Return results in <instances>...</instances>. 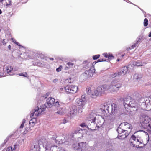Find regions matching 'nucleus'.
<instances>
[{
  "label": "nucleus",
  "instance_id": "1",
  "mask_svg": "<svg viewBox=\"0 0 151 151\" xmlns=\"http://www.w3.org/2000/svg\"><path fill=\"white\" fill-rule=\"evenodd\" d=\"M55 99L52 97L47 98L46 101V103L40 107H35L34 109L31 111L30 116L32 117L34 115L35 116H38L45 111L46 108H51L54 105Z\"/></svg>",
  "mask_w": 151,
  "mask_h": 151
},
{
  "label": "nucleus",
  "instance_id": "2",
  "mask_svg": "<svg viewBox=\"0 0 151 151\" xmlns=\"http://www.w3.org/2000/svg\"><path fill=\"white\" fill-rule=\"evenodd\" d=\"M122 85L120 83L117 82L115 80H113L109 85L104 84L98 86V90L101 94L109 89L113 92H116L119 90Z\"/></svg>",
  "mask_w": 151,
  "mask_h": 151
},
{
  "label": "nucleus",
  "instance_id": "3",
  "mask_svg": "<svg viewBox=\"0 0 151 151\" xmlns=\"http://www.w3.org/2000/svg\"><path fill=\"white\" fill-rule=\"evenodd\" d=\"M121 126L122 127V125H121V124L118 128L117 131L118 133V138L119 139H122L126 138L128 135L130 130L129 132H128L127 130L124 129V128L122 129Z\"/></svg>",
  "mask_w": 151,
  "mask_h": 151
},
{
  "label": "nucleus",
  "instance_id": "4",
  "mask_svg": "<svg viewBox=\"0 0 151 151\" xmlns=\"http://www.w3.org/2000/svg\"><path fill=\"white\" fill-rule=\"evenodd\" d=\"M110 106L111 105L110 104L107 103L104 104L101 106L100 110L104 116H107L110 114Z\"/></svg>",
  "mask_w": 151,
  "mask_h": 151
},
{
  "label": "nucleus",
  "instance_id": "5",
  "mask_svg": "<svg viewBox=\"0 0 151 151\" xmlns=\"http://www.w3.org/2000/svg\"><path fill=\"white\" fill-rule=\"evenodd\" d=\"M86 142H81L78 143L74 144L72 146L74 150L78 151H84L86 148Z\"/></svg>",
  "mask_w": 151,
  "mask_h": 151
},
{
  "label": "nucleus",
  "instance_id": "6",
  "mask_svg": "<svg viewBox=\"0 0 151 151\" xmlns=\"http://www.w3.org/2000/svg\"><path fill=\"white\" fill-rule=\"evenodd\" d=\"M86 95H82L81 98H78L76 100V104L78 106H80L81 109H83L85 104L86 102L85 98Z\"/></svg>",
  "mask_w": 151,
  "mask_h": 151
},
{
  "label": "nucleus",
  "instance_id": "7",
  "mask_svg": "<svg viewBox=\"0 0 151 151\" xmlns=\"http://www.w3.org/2000/svg\"><path fill=\"white\" fill-rule=\"evenodd\" d=\"M66 89L67 90V94H73L77 92L78 88L77 86L68 85L66 86Z\"/></svg>",
  "mask_w": 151,
  "mask_h": 151
},
{
  "label": "nucleus",
  "instance_id": "8",
  "mask_svg": "<svg viewBox=\"0 0 151 151\" xmlns=\"http://www.w3.org/2000/svg\"><path fill=\"white\" fill-rule=\"evenodd\" d=\"M95 70L94 67L92 66L89 70H86L83 74L87 78H91L95 73Z\"/></svg>",
  "mask_w": 151,
  "mask_h": 151
},
{
  "label": "nucleus",
  "instance_id": "9",
  "mask_svg": "<svg viewBox=\"0 0 151 151\" xmlns=\"http://www.w3.org/2000/svg\"><path fill=\"white\" fill-rule=\"evenodd\" d=\"M151 122V119L147 116H143L142 117V120L140 122L141 126L143 128L145 126Z\"/></svg>",
  "mask_w": 151,
  "mask_h": 151
},
{
  "label": "nucleus",
  "instance_id": "10",
  "mask_svg": "<svg viewBox=\"0 0 151 151\" xmlns=\"http://www.w3.org/2000/svg\"><path fill=\"white\" fill-rule=\"evenodd\" d=\"M77 113V107L75 105L72 106L70 108L69 112V116L70 117H73L75 116Z\"/></svg>",
  "mask_w": 151,
  "mask_h": 151
},
{
  "label": "nucleus",
  "instance_id": "11",
  "mask_svg": "<svg viewBox=\"0 0 151 151\" xmlns=\"http://www.w3.org/2000/svg\"><path fill=\"white\" fill-rule=\"evenodd\" d=\"M96 62H94L93 63L91 62H88L87 61H84L83 62V68L84 69H88L89 68H91L92 66H94Z\"/></svg>",
  "mask_w": 151,
  "mask_h": 151
},
{
  "label": "nucleus",
  "instance_id": "12",
  "mask_svg": "<svg viewBox=\"0 0 151 151\" xmlns=\"http://www.w3.org/2000/svg\"><path fill=\"white\" fill-rule=\"evenodd\" d=\"M145 102H143L141 104L144 108L147 107L151 105V96L149 98L144 100Z\"/></svg>",
  "mask_w": 151,
  "mask_h": 151
},
{
  "label": "nucleus",
  "instance_id": "13",
  "mask_svg": "<svg viewBox=\"0 0 151 151\" xmlns=\"http://www.w3.org/2000/svg\"><path fill=\"white\" fill-rule=\"evenodd\" d=\"M3 70L4 72H6L7 73L10 75H13L12 72V71H16V70L14 69H13V68L10 65H8L5 67H4Z\"/></svg>",
  "mask_w": 151,
  "mask_h": 151
},
{
  "label": "nucleus",
  "instance_id": "14",
  "mask_svg": "<svg viewBox=\"0 0 151 151\" xmlns=\"http://www.w3.org/2000/svg\"><path fill=\"white\" fill-rule=\"evenodd\" d=\"M96 115V114L95 113L92 112L89 115L88 118V120L87 121V122H89V123H90V122L92 123L95 122Z\"/></svg>",
  "mask_w": 151,
  "mask_h": 151
},
{
  "label": "nucleus",
  "instance_id": "15",
  "mask_svg": "<svg viewBox=\"0 0 151 151\" xmlns=\"http://www.w3.org/2000/svg\"><path fill=\"white\" fill-rule=\"evenodd\" d=\"M110 106V114H114L117 111V105L114 103L111 104Z\"/></svg>",
  "mask_w": 151,
  "mask_h": 151
},
{
  "label": "nucleus",
  "instance_id": "16",
  "mask_svg": "<svg viewBox=\"0 0 151 151\" xmlns=\"http://www.w3.org/2000/svg\"><path fill=\"white\" fill-rule=\"evenodd\" d=\"M132 100L130 97H126L124 99V105L126 108L129 106V102H131Z\"/></svg>",
  "mask_w": 151,
  "mask_h": 151
},
{
  "label": "nucleus",
  "instance_id": "17",
  "mask_svg": "<svg viewBox=\"0 0 151 151\" xmlns=\"http://www.w3.org/2000/svg\"><path fill=\"white\" fill-rule=\"evenodd\" d=\"M60 108L61 110H58L57 112L58 114L62 115L68 113L69 111L68 109L66 108L61 107Z\"/></svg>",
  "mask_w": 151,
  "mask_h": 151
},
{
  "label": "nucleus",
  "instance_id": "18",
  "mask_svg": "<svg viewBox=\"0 0 151 151\" xmlns=\"http://www.w3.org/2000/svg\"><path fill=\"white\" fill-rule=\"evenodd\" d=\"M128 71V67L127 66H124L119 71L120 75L121 76L124 75Z\"/></svg>",
  "mask_w": 151,
  "mask_h": 151
},
{
  "label": "nucleus",
  "instance_id": "19",
  "mask_svg": "<svg viewBox=\"0 0 151 151\" xmlns=\"http://www.w3.org/2000/svg\"><path fill=\"white\" fill-rule=\"evenodd\" d=\"M121 125H122V127H123L124 129L127 130L128 129L131 131L130 129H131V125L129 124L127 122H123L121 124ZM129 131H128L127 132H129Z\"/></svg>",
  "mask_w": 151,
  "mask_h": 151
},
{
  "label": "nucleus",
  "instance_id": "20",
  "mask_svg": "<svg viewBox=\"0 0 151 151\" xmlns=\"http://www.w3.org/2000/svg\"><path fill=\"white\" fill-rule=\"evenodd\" d=\"M43 147H45V149L46 150L50 149V150L52 149V148L54 150H56L57 149V147H55L52 146V145H50L49 143L47 142V144L45 143L43 144Z\"/></svg>",
  "mask_w": 151,
  "mask_h": 151
},
{
  "label": "nucleus",
  "instance_id": "21",
  "mask_svg": "<svg viewBox=\"0 0 151 151\" xmlns=\"http://www.w3.org/2000/svg\"><path fill=\"white\" fill-rule=\"evenodd\" d=\"M140 41L141 39L140 37H139L137 38L136 39V42L131 47L127 48V51H129V50L133 49L134 47H136L138 45V43Z\"/></svg>",
  "mask_w": 151,
  "mask_h": 151
},
{
  "label": "nucleus",
  "instance_id": "22",
  "mask_svg": "<svg viewBox=\"0 0 151 151\" xmlns=\"http://www.w3.org/2000/svg\"><path fill=\"white\" fill-rule=\"evenodd\" d=\"M103 55L105 58H108L107 61H109L114 58V56L112 54H108L107 53H104Z\"/></svg>",
  "mask_w": 151,
  "mask_h": 151
},
{
  "label": "nucleus",
  "instance_id": "23",
  "mask_svg": "<svg viewBox=\"0 0 151 151\" xmlns=\"http://www.w3.org/2000/svg\"><path fill=\"white\" fill-rule=\"evenodd\" d=\"M34 116H35V117L33 118L32 119L29 121V123L30 125L32 127H33L35 125L37 121L36 119L35 118V117H37V116H35V115H34Z\"/></svg>",
  "mask_w": 151,
  "mask_h": 151
},
{
  "label": "nucleus",
  "instance_id": "24",
  "mask_svg": "<svg viewBox=\"0 0 151 151\" xmlns=\"http://www.w3.org/2000/svg\"><path fill=\"white\" fill-rule=\"evenodd\" d=\"M143 128L145 129L148 132L151 133V122L148 123Z\"/></svg>",
  "mask_w": 151,
  "mask_h": 151
},
{
  "label": "nucleus",
  "instance_id": "25",
  "mask_svg": "<svg viewBox=\"0 0 151 151\" xmlns=\"http://www.w3.org/2000/svg\"><path fill=\"white\" fill-rule=\"evenodd\" d=\"M135 100H133L131 102H129V105L128 106L131 107L132 108H134L136 109V110H137V106L136 103H134Z\"/></svg>",
  "mask_w": 151,
  "mask_h": 151
},
{
  "label": "nucleus",
  "instance_id": "26",
  "mask_svg": "<svg viewBox=\"0 0 151 151\" xmlns=\"http://www.w3.org/2000/svg\"><path fill=\"white\" fill-rule=\"evenodd\" d=\"M66 89V86L63 87H61L60 88L59 90V92L61 93H67V90Z\"/></svg>",
  "mask_w": 151,
  "mask_h": 151
},
{
  "label": "nucleus",
  "instance_id": "27",
  "mask_svg": "<svg viewBox=\"0 0 151 151\" xmlns=\"http://www.w3.org/2000/svg\"><path fill=\"white\" fill-rule=\"evenodd\" d=\"M132 64L134 66H139L142 65V63L139 60L137 61H133Z\"/></svg>",
  "mask_w": 151,
  "mask_h": 151
},
{
  "label": "nucleus",
  "instance_id": "28",
  "mask_svg": "<svg viewBox=\"0 0 151 151\" xmlns=\"http://www.w3.org/2000/svg\"><path fill=\"white\" fill-rule=\"evenodd\" d=\"M101 94V93H100V91L98 90L97 88L94 91V94H93L92 95V97L95 98L96 96H99V95H100Z\"/></svg>",
  "mask_w": 151,
  "mask_h": 151
},
{
  "label": "nucleus",
  "instance_id": "29",
  "mask_svg": "<svg viewBox=\"0 0 151 151\" xmlns=\"http://www.w3.org/2000/svg\"><path fill=\"white\" fill-rule=\"evenodd\" d=\"M83 130L82 129H77L73 133V134L74 135L76 134V135H79L82 134V132Z\"/></svg>",
  "mask_w": 151,
  "mask_h": 151
},
{
  "label": "nucleus",
  "instance_id": "30",
  "mask_svg": "<svg viewBox=\"0 0 151 151\" xmlns=\"http://www.w3.org/2000/svg\"><path fill=\"white\" fill-rule=\"evenodd\" d=\"M142 77V76L141 75L138 73L135 74L134 76V78L137 80L140 79Z\"/></svg>",
  "mask_w": 151,
  "mask_h": 151
},
{
  "label": "nucleus",
  "instance_id": "31",
  "mask_svg": "<svg viewBox=\"0 0 151 151\" xmlns=\"http://www.w3.org/2000/svg\"><path fill=\"white\" fill-rule=\"evenodd\" d=\"M64 104L63 103L59 102L58 101H56L55 103H54V106L56 107H61V106Z\"/></svg>",
  "mask_w": 151,
  "mask_h": 151
},
{
  "label": "nucleus",
  "instance_id": "32",
  "mask_svg": "<svg viewBox=\"0 0 151 151\" xmlns=\"http://www.w3.org/2000/svg\"><path fill=\"white\" fill-rule=\"evenodd\" d=\"M87 122L86 123H81L80 126L82 127H86V128H88V126H89V124H87V123H88V122L87 121H86Z\"/></svg>",
  "mask_w": 151,
  "mask_h": 151
},
{
  "label": "nucleus",
  "instance_id": "33",
  "mask_svg": "<svg viewBox=\"0 0 151 151\" xmlns=\"http://www.w3.org/2000/svg\"><path fill=\"white\" fill-rule=\"evenodd\" d=\"M121 76L120 75V73L119 71L116 72L115 73H114L111 75V76L112 78H114L116 76Z\"/></svg>",
  "mask_w": 151,
  "mask_h": 151
},
{
  "label": "nucleus",
  "instance_id": "34",
  "mask_svg": "<svg viewBox=\"0 0 151 151\" xmlns=\"http://www.w3.org/2000/svg\"><path fill=\"white\" fill-rule=\"evenodd\" d=\"M33 64L34 65H37L39 66H41L42 64L39 62L35 61L33 62Z\"/></svg>",
  "mask_w": 151,
  "mask_h": 151
},
{
  "label": "nucleus",
  "instance_id": "35",
  "mask_svg": "<svg viewBox=\"0 0 151 151\" xmlns=\"http://www.w3.org/2000/svg\"><path fill=\"white\" fill-rule=\"evenodd\" d=\"M12 0H7L6 1V5L7 6H9L11 5Z\"/></svg>",
  "mask_w": 151,
  "mask_h": 151
},
{
  "label": "nucleus",
  "instance_id": "36",
  "mask_svg": "<svg viewBox=\"0 0 151 151\" xmlns=\"http://www.w3.org/2000/svg\"><path fill=\"white\" fill-rule=\"evenodd\" d=\"M67 65L71 68L73 67V65H74V63L71 62H69L67 63Z\"/></svg>",
  "mask_w": 151,
  "mask_h": 151
},
{
  "label": "nucleus",
  "instance_id": "37",
  "mask_svg": "<svg viewBox=\"0 0 151 151\" xmlns=\"http://www.w3.org/2000/svg\"><path fill=\"white\" fill-rule=\"evenodd\" d=\"M148 24V20L147 18H145L144 21V25L145 27L147 26Z\"/></svg>",
  "mask_w": 151,
  "mask_h": 151
},
{
  "label": "nucleus",
  "instance_id": "38",
  "mask_svg": "<svg viewBox=\"0 0 151 151\" xmlns=\"http://www.w3.org/2000/svg\"><path fill=\"white\" fill-rule=\"evenodd\" d=\"M9 137H7L4 140V142L1 145L2 147L4 146L8 140Z\"/></svg>",
  "mask_w": 151,
  "mask_h": 151
},
{
  "label": "nucleus",
  "instance_id": "39",
  "mask_svg": "<svg viewBox=\"0 0 151 151\" xmlns=\"http://www.w3.org/2000/svg\"><path fill=\"white\" fill-rule=\"evenodd\" d=\"M25 122H26V120H25V119H23L22 120V123L20 126V128H23V127H24V123H25Z\"/></svg>",
  "mask_w": 151,
  "mask_h": 151
},
{
  "label": "nucleus",
  "instance_id": "40",
  "mask_svg": "<svg viewBox=\"0 0 151 151\" xmlns=\"http://www.w3.org/2000/svg\"><path fill=\"white\" fill-rule=\"evenodd\" d=\"M100 56V55L99 54L94 55L93 56V60H96L98 59Z\"/></svg>",
  "mask_w": 151,
  "mask_h": 151
},
{
  "label": "nucleus",
  "instance_id": "41",
  "mask_svg": "<svg viewBox=\"0 0 151 151\" xmlns=\"http://www.w3.org/2000/svg\"><path fill=\"white\" fill-rule=\"evenodd\" d=\"M62 65H60L58 68H56V71L58 72H60L62 70Z\"/></svg>",
  "mask_w": 151,
  "mask_h": 151
},
{
  "label": "nucleus",
  "instance_id": "42",
  "mask_svg": "<svg viewBox=\"0 0 151 151\" xmlns=\"http://www.w3.org/2000/svg\"><path fill=\"white\" fill-rule=\"evenodd\" d=\"M27 75V73L26 72L22 73H20L19 74V76H20L25 77H26L27 76H26Z\"/></svg>",
  "mask_w": 151,
  "mask_h": 151
},
{
  "label": "nucleus",
  "instance_id": "43",
  "mask_svg": "<svg viewBox=\"0 0 151 151\" xmlns=\"http://www.w3.org/2000/svg\"><path fill=\"white\" fill-rule=\"evenodd\" d=\"M6 151H13L12 148L11 146L8 147L7 148Z\"/></svg>",
  "mask_w": 151,
  "mask_h": 151
},
{
  "label": "nucleus",
  "instance_id": "44",
  "mask_svg": "<svg viewBox=\"0 0 151 151\" xmlns=\"http://www.w3.org/2000/svg\"><path fill=\"white\" fill-rule=\"evenodd\" d=\"M136 137L134 135H133L132 136L131 139H132L134 141H136Z\"/></svg>",
  "mask_w": 151,
  "mask_h": 151
},
{
  "label": "nucleus",
  "instance_id": "45",
  "mask_svg": "<svg viewBox=\"0 0 151 151\" xmlns=\"http://www.w3.org/2000/svg\"><path fill=\"white\" fill-rule=\"evenodd\" d=\"M18 145L17 144H15L14 145V147L12 148L13 151H15V150L17 148Z\"/></svg>",
  "mask_w": 151,
  "mask_h": 151
},
{
  "label": "nucleus",
  "instance_id": "46",
  "mask_svg": "<svg viewBox=\"0 0 151 151\" xmlns=\"http://www.w3.org/2000/svg\"><path fill=\"white\" fill-rule=\"evenodd\" d=\"M24 139L19 140V141H18V142L17 143V145H19V144H21L22 142H24Z\"/></svg>",
  "mask_w": 151,
  "mask_h": 151
},
{
  "label": "nucleus",
  "instance_id": "47",
  "mask_svg": "<svg viewBox=\"0 0 151 151\" xmlns=\"http://www.w3.org/2000/svg\"><path fill=\"white\" fill-rule=\"evenodd\" d=\"M91 90L89 88H86V91L87 93H90Z\"/></svg>",
  "mask_w": 151,
  "mask_h": 151
},
{
  "label": "nucleus",
  "instance_id": "48",
  "mask_svg": "<svg viewBox=\"0 0 151 151\" xmlns=\"http://www.w3.org/2000/svg\"><path fill=\"white\" fill-rule=\"evenodd\" d=\"M2 42L4 45H6V42L5 41V40L4 39H3Z\"/></svg>",
  "mask_w": 151,
  "mask_h": 151
},
{
  "label": "nucleus",
  "instance_id": "49",
  "mask_svg": "<svg viewBox=\"0 0 151 151\" xmlns=\"http://www.w3.org/2000/svg\"><path fill=\"white\" fill-rule=\"evenodd\" d=\"M15 43L19 46H21L22 47H23L22 46L20 45V44H19V43L17 42L16 41H15Z\"/></svg>",
  "mask_w": 151,
  "mask_h": 151
},
{
  "label": "nucleus",
  "instance_id": "50",
  "mask_svg": "<svg viewBox=\"0 0 151 151\" xmlns=\"http://www.w3.org/2000/svg\"><path fill=\"white\" fill-rule=\"evenodd\" d=\"M6 76V75H4V73H1L0 72V77H4Z\"/></svg>",
  "mask_w": 151,
  "mask_h": 151
},
{
  "label": "nucleus",
  "instance_id": "51",
  "mask_svg": "<svg viewBox=\"0 0 151 151\" xmlns=\"http://www.w3.org/2000/svg\"><path fill=\"white\" fill-rule=\"evenodd\" d=\"M70 68L69 66H66V67L65 68V70H68Z\"/></svg>",
  "mask_w": 151,
  "mask_h": 151
},
{
  "label": "nucleus",
  "instance_id": "52",
  "mask_svg": "<svg viewBox=\"0 0 151 151\" xmlns=\"http://www.w3.org/2000/svg\"><path fill=\"white\" fill-rule=\"evenodd\" d=\"M55 142L57 144H60V141L57 140L56 139H55Z\"/></svg>",
  "mask_w": 151,
  "mask_h": 151
},
{
  "label": "nucleus",
  "instance_id": "53",
  "mask_svg": "<svg viewBox=\"0 0 151 151\" xmlns=\"http://www.w3.org/2000/svg\"><path fill=\"white\" fill-rule=\"evenodd\" d=\"M100 60L101 62L104 61H106L105 59H103V58H100Z\"/></svg>",
  "mask_w": 151,
  "mask_h": 151
},
{
  "label": "nucleus",
  "instance_id": "54",
  "mask_svg": "<svg viewBox=\"0 0 151 151\" xmlns=\"http://www.w3.org/2000/svg\"><path fill=\"white\" fill-rule=\"evenodd\" d=\"M58 81V80L56 79H54L53 81V82L54 83H55L56 82H57V81Z\"/></svg>",
  "mask_w": 151,
  "mask_h": 151
},
{
  "label": "nucleus",
  "instance_id": "55",
  "mask_svg": "<svg viewBox=\"0 0 151 151\" xmlns=\"http://www.w3.org/2000/svg\"><path fill=\"white\" fill-rule=\"evenodd\" d=\"M131 145H132L133 147L135 146L134 144H133V142H130Z\"/></svg>",
  "mask_w": 151,
  "mask_h": 151
},
{
  "label": "nucleus",
  "instance_id": "56",
  "mask_svg": "<svg viewBox=\"0 0 151 151\" xmlns=\"http://www.w3.org/2000/svg\"><path fill=\"white\" fill-rule=\"evenodd\" d=\"M8 48L9 50H11V46L10 45H9L8 47Z\"/></svg>",
  "mask_w": 151,
  "mask_h": 151
},
{
  "label": "nucleus",
  "instance_id": "57",
  "mask_svg": "<svg viewBox=\"0 0 151 151\" xmlns=\"http://www.w3.org/2000/svg\"><path fill=\"white\" fill-rule=\"evenodd\" d=\"M67 122L66 121V120H63V122H62V123L63 124H65V123H66V122Z\"/></svg>",
  "mask_w": 151,
  "mask_h": 151
},
{
  "label": "nucleus",
  "instance_id": "58",
  "mask_svg": "<svg viewBox=\"0 0 151 151\" xmlns=\"http://www.w3.org/2000/svg\"><path fill=\"white\" fill-rule=\"evenodd\" d=\"M136 142H139V143H140V144L142 143V142H141L139 141V140L138 139H137V141H136Z\"/></svg>",
  "mask_w": 151,
  "mask_h": 151
},
{
  "label": "nucleus",
  "instance_id": "59",
  "mask_svg": "<svg viewBox=\"0 0 151 151\" xmlns=\"http://www.w3.org/2000/svg\"><path fill=\"white\" fill-rule=\"evenodd\" d=\"M12 40L13 42H14V43H15V41H16V40H15V39L14 40L13 38L12 39Z\"/></svg>",
  "mask_w": 151,
  "mask_h": 151
},
{
  "label": "nucleus",
  "instance_id": "60",
  "mask_svg": "<svg viewBox=\"0 0 151 151\" xmlns=\"http://www.w3.org/2000/svg\"><path fill=\"white\" fill-rule=\"evenodd\" d=\"M49 59L50 60L52 61H53L54 60V58H49Z\"/></svg>",
  "mask_w": 151,
  "mask_h": 151
},
{
  "label": "nucleus",
  "instance_id": "61",
  "mask_svg": "<svg viewBox=\"0 0 151 151\" xmlns=\"http://www.w3.org/2000/svg\"><path fill=\"white\" fill-rule=\"evenodd\" d=\"M42 56L43 55H41V56H38V57H40V58H41V59L43 58V57H42Z\"/></svg>",
  "mask_w": 151,
  "mask_h": 151
},
{
  "label": "nucleus",
  "instance_id": "62",
  "mask_svg": "<svg viewBox=\"0 0 151 151\" xmlns=\"http://www.w3.org/2000/svg\"><path fill=\"white\" fill-rule=\"evenodd\" d=\"M148 36L149 37H151V32L149 34Z\"/></svg>",
  "mask_w": 151,
  "mask_h": 151
},
{
  "label": "nucleus",
  "instance_id": "63",
  "mask_svg": "<svg viewBox=\"0 0 151 151\" xmlns=\"http://www.w3.org/2000/svg\"><path fill=\"white\" fill-rule=\"evenodd\" d=\"M100 59H98L97 60V61L96 62V63H97V62H101V61H100ZM96 62V61H95Z\"/></svg>",
  "mask_w": 151,
  "mask_h": 151
},
{
  "label": "nucleus",
  "instance_id": "64",
  "mask_svg": "<svg viewBox=\"0 0 151 151\" xmlns=\"http://www.w3.org/2000/svg\"><path fill=\"white\" fill-rule=\"evenodd\" d=\"M27 132V131H24V133L23 134H26V132Z\"/></svg>",
  "mask_w": 151,
  "mask_h": 151
}]
</instances>
